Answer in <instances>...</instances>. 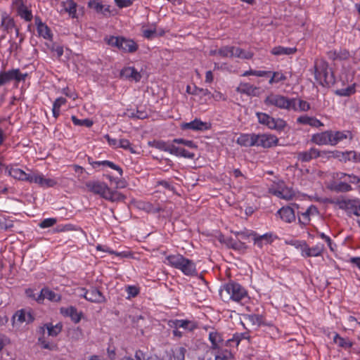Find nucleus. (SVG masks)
Segmentation results:
<instances>
[{
  "mask_svg": "<svg viewBox=\"0 0 360 360\" xmlns=\"http://www.w3.org/2000/svg\"><path fill=\"white\" fill-rule=\"evenodd\" d=\"M83 188L94 194L99 195L105 200L118 201L124 199V196L116 189L109 187L104 181H82Z\"/></svg>",
  "mask_w": 360,
  "mask_h": 360,
  "instance_id": "1",
  "label": "nucleus"
},
{
  "mask_svg": "<svg viewBox=\"0 0 360 360\" xmlns=\"http://www.w3.org/2000/svg\"><path fill=\"white\" fill-rule=\"evenodd\" d=\"M221 300L226 302L233 301L241 302L248 298L247 291L240 284L229 282L225 284L219 290Z\"/></svg>",
  "mask_w": 360,
  "mask_h": 360,
  "instance_id": "2",
  "label": "nucleus"
},
{
  "mask_svg": "<svg viewBox=\"0 0 360 360\" xmlns=\"http://www.w3.org/2000/svg\"><path fill=\"white\" fill-rule=\"evenodd\" d=\"M166 260L169 266L180 270L186 276H195L198 274L195 262L182 255H168Z\"/></svg>",
  "mask_w": 360,
  "mask_h": 360,
  "instance_id": "3",
  "label": "nucleus"
},
{
  "mask_svg": "<svg viewBox=\"0 0 360 360\" xmlns=\"http://www.w3.org/2000/svg\"><path fill=\"white\" fill-rule=\"evenodd\" d=\"M264 103L267 106H274L279 109L297 110L296 98H290L283 95L271 93L265 98Z\"/></svg>",
  "mask_w": 360,
  "mask_h": 360,
  "instance_id": "4",
  "label": "nucleus"
},
{
  "mask_svg": "<svg viewBox=\"0 0 360 360\" xmlns=\"http://www.w3.org/2000/svg\"><path fill=\"white\" fill-rule=\"evenodd\" d=\"M314 77L316 80L322 86L328 85L333 83L334 80L328 63L323 60L315 61Z\"/></svg>",
  "mask_w": 360,
  "mask_h": 360,
  "instance_id": "5",
  "label": "nucleus"
},
{
  "mask_svg": "<svg viewBox=\"0 0 360 360\" xmlns=\"http://www.w3.org/2000/svg\"><path fill=\"white\" fill-rule=\"evenodd\" d=\"M104 41L110 46L117 47L124 52L133 53L137 50L138 46L134 41L124 37L115 36L105 37Z\"/></svg>",
  "mask_w": 360,
  "mask_h": 360,
  "instance_id": "6",
  "label": "nucleus"
},
{
  "mask_svg": "<svg viewBox=\"0 0 360 360\" xmlns=\"http://www.w3.org/2000/svg\"><path fill=\"white\" fill-rule=\"evenodd\" d=\"M257 117L259 124L266 126L270 129L283 131L286 127V122L281 118H274L264 112H257Z\"/></svg>",
  "mask_w": 360,
  "mask_h": 360,
  "instance_id": "7",
  "label": "nucleus"
},
{
  "mask_svg": "<svg viewBox=\"0 0 360 360\" xmlns=\"http://www.w3.org/2000/svg\"><path fill=\"white\" fill-rule=\"evenodd\" d=\"M209 340L211 342V349L215 352H220L223 350H229V343L227 340H225L221 333L217 330L210 331L209 333Z\"/></svg>",
  "mask_w": 360,
  "mask_h": 360,
  "instance_id": "8",
  "label": "nucleus"
},
{
  "mask_svg": "<svg viewBox=\"0 0 360 360\" xmlns=\"http://www.w3.org/2000/svg\"><path fill=\"white\" fill-rule=\"evenodd\" d=\"M273 195L285 200H291L295 195V191L292 186H285L284 181H279L276 186L269 188Z\"/></svg>",
  "mask_w": 360,
  "mask_h": 360,
  "instance_id": "9",
  "label": "nucleus"
},
{
  "mask_svg": "<svg viewBox=\"0 0 360 360\" xmlns=\"http://www.w3.org/2000/svg\"><path fill=\"white\" fill-rule=\"evenodd\" d=\"M27 74H22L19 69H12L8 71L0 72V86H4L10 82L15 80L16 82L25 81Z\"/></svg>",
  "mask_w": 360,
  "mask_h": 360,
  "instance_id": "10",
  "label": "nucleus"
},
{
  "mask_svg": "<svg viewBox=\"0 0 360 360\" xmlns=\"http://www.w3.org/2000/svg\"><path fill=\"white\" fill-rule=\"evenodd\" d=\"M278 139L271 134H256L255 146L269 148L277 146Z\"/></svg>",
  "mask_w": 360,
  "mask_h": 360,
  "instance_id": "11",
  "label": "nucleus"
},
{
  "mask_svg": "<svg viewBox=\"0 0 360 360\" xmlns=\"http://www.w3.org/2000/svg\"><path fill=\"white\" fill-rule=\"evenodd\" d=\"M301 255L304 257H312L321 256L324 250V245L319 243L316 245L310 248L306 242H302L300 244Z\"/></svg>",
  "mask_w": 360,
  "mask_h": 360,
  "instance_id": "12",
  "label": "nucleus"
},
{
  "mask_svg": "<svg viewBox=\"0 0 360 360\" xmlns=\"http://www.w3.org/2000/svg\"><path fill=\"white\" fill-rule=\"evenodd\" d=\"M8 173L12 178L16 180H44L40 175H35L32 173L27 174L17 167H11L8 170Z\"/></svg>",
  "mask_w": 360,
  "mask_h": 360,
  "instance_id": "13",
  "label": "nucleus"
},
{
  "mask_svg": "<svg viewBox=\"0 0 360 360\" xmlns=\"http://www.w3.org/2000/svg\"><path fill=\"white\" fill-rule=\"evenodd\" d=\"M18 15L25 21L30 22L32 20V11L24 4L22 0H15L13 3Z\"/></svg>",
  "mask_w": 360,
  "mask_h": 360,
  "instance_id": "14",
  "label": "nucleus"
},
{
  "mask_svg": "<svg viewBox=\"0 0 360 360\" xmlns=\"http://www.w3.org/2000/svg\"><path fill=\"white\" fill-rule=\"evenodd\" d=\"M358 201L359 200L357 199L342 200H337L333 202L338 205L340 209L345 210L348 216H352L354 214Z\"/></svg>",
  "mask_w": 360,
  "mask_h": 360,
  "instance_id": "15",
  "label": "nucleus"
},
{
  "mask_svg": "<svg viewBox=\"0 0 360 360\" xmlns=\"http://www.w3.org/2000/svg\"><path fill=\"white\" fill-rule=\"evenodd\" d=\"M210 128L207 122L201 121L199 119H195L190 122H185L181 124L182 129H191L193 131H205Z\"/></svg>",
  "mask_w": 360,
  "mask_h": 360,
  "instance_id": "16",
  "label": "nucleus"
},
{
  "mask_svg": "<svg viewBox=\"0 0 360 360\" xmlns=\"http://www.w3.org/2000/svg\"><path fill=\"white\" fill-rule=\"evenodd\" d=\"M254 244L259 248H262L264 245L270 244L274 240V236L271 233H266L263 235H258L256 232L252 233Z\"/></svg>",
  "mask_w": 360,
  "mask_h": 360,
  "instance_id": "17",
  "label": "nucleus"
},
{
  "mask_svg": "<svg viewBox=\"0 0 360 360\" xmlns=\"http://www.w3.org/2000/svg\"><path fill=\"white\" fill-rule=\"evenodd\" d=\"M84 298L91 302L96 303H102L105 301L103 293L96 288L87 290V292H85Z\"/></svg>",
  "mask_w": 360,
  "mask_h": 360,
  "instance_id": "18",
  "label": "nucleus"
},
{
  "mask_svg": "<svg viewBox=\"0 0 360 360\" xmlns=\"http://www.w3.org/2000/svg\"><path fill=\"white\" fill-rule=\"evenodd\" d=\"M62 328L61 323L53 326L51 323H47L39 327V332L44 336L45 329H46L49 336L56 337L61 332Z\"/></svg>",
  "mask_w": 360,
  "mask_h": 360,
  "instance_id": "19",
  "label": "nucleus"
},
{
  "mask_svg": "<svg viewBox=\"0 0 360 360\" xmlns=\"http://www.w3.org/2000/svg\"><path fill=\"white\" fill-rule=\"evenodd\" d=\"M331 146H335L339 142L343 141L344 139H349L352 140L353 139L352 133L349 130L345 131H331Z\"/></svg>",
  "mask_w": 360,
  "mask_h": 360,
  "instance_id": "20",
  "label": "nucleus"
},
{
  "mask_svg": "<svg viewBox=\"0 0 360 360\" xmlns=\"http://www.w3.org/2000/svg\"><path fill=\"white\" fill-rule=\"evenodd\" d=\"M34 317L30 312H26L25 310L21 309L17 311L13 316V324L15 323H22L27 322V323H32L34 321Z\"/></svg>",
  "mask_w": 360,
  "mask_h": 360,
  "instance_id": "21",
  "label": "nucleus"
},
{
  "mask_svg": "<svg viewBox=\"0 0 360 360\" xmlns=\"http://www.w3.org/2000/svg\"><path fill=\"white\" fill-rule=\"evenodd\" d=\"M331 131H325L313 135L311 141L318 145L331 146Z\"/></svg>",
  "mask_w": 360,
  "mask_h": 360,
  "instance_id": "22",
  "label": "nucleus"
},
{
  "mask_svg": "<svg viewBox=\"0 0 360 360\" xmlns=\"http://www.w3.org/2000/svg\"><path fill=\"white\" fill-rule=\"evenodd\" d=\"M238 93L246 94L250 96L259 95V88L249 83H240L236 88Z\"/></svg>",
  "mask_w": 360,
  "mask_h": 360,
  "instance_id": "23",
  "label": "nucleus"
},
{
  "mask_svg": "<svg viewBox=\"0 0 360 360\" xmlns=\"http://www.w3.org/2000/svg\"><path fill=\"white\" fill-rule=\"evenodd\" d=\"M256 134H241L237 139V143L244 147L255 146Z\"/></svg>",
  "mask_w": 360,
  "mask_h": 360,
  "instance_id": "24",
  "label": "nucleus"
},
{
  "mask_svg": "<svg viewBox=\"0 0 360 360\" xmlns=\"http://www.w3.org/2000/svg\"><path fill=\"white\" fill-rule=\"evenodd\" d=\"M334 157L340 158V160H353L355 162H360V153H357L354 150L347 152H338L333 153Z\"/></svg>",
  "mask_w": 360,
  "mask_h": 360,
  "instance_id": "25",
  "label": "nucleus"
},
{
  "mask_svg": "<svg viewBox=\"0 0 360 360\" xmlns=\"http://www.w3.org/2000/svg\"><path fill=\"white\" fill-rule=\"evenodd\" d=\"M327 188L336 193H345L352 190V186L345 181H330Z\"/></svg>",
  "mask_w": 360,
  "mask_h": 360,
  "instance_id": "26",
  "label": "nucleus"
},
{
  "mask_svg": "<svg viewBox=\"0 0 360 360\" xmlns=\"http://www.w3.org/2000/svg\"><path fill=\"white\" fill-rule=\"evenodd\" d=\"M277 214L279 215L283 221L287 223H291L295 219L294 210L289 206L283 207L278 210Z\"/></svg>",
  "mask_w": 360,
  "mask_h": 360,
  "instance_id": "27",
  "label": "nucleus"
},
{
  "mask_svg": "<svg viewBox=\"0 0 360 360\" xmlns=\"http://www.w3.org/2000/svg\"><path fill=\"white\" fill-rule=\"evenodd\" d=\"M45 298L50 301L58 302L60 300V295L49 290V288H42L40 293L37 295L38 302H41Z\"/></svg>",
  "mask_w": 360,
  "mask_h": 360,
  "instance_id": "28",
  "label": "nucleus"
},
{
  "mask_svg": "<svg viewBox=\"0 0 360 360\" xmlns=\"http://www.w3.org/2000/svg\"><path fill=\"white\" fill-rule=\"evenodd\" d=\"M121 76L135 82H139L141 79L140 72L134 67H127L122 69L121 71Z\"/></svg>",
  "mask_w": 360,
  "mask_h": 360,
  "instance_id": "29",
  "label": "nucleus"
},
{
  "mask_svg": "<svg viewBox=\"0 0 360 360\" xmlns=\"http://www.w3.org/2000/svg\"><path fill=\"white\" fill-rule=\"evenodd\" d=\"M171 327L173 328H181L185 330L191 331L197 328V325L195 322L188 320H174L172 321Z\"/></svg>",
  "mask_w": 360,
  "mask_h": 360,
  "instance_id": "30",
  "label": "nucleus"
},
{
  "mask_svg": "<svg viewBox=\"0 0 360 360\" xmlns=\"http://www.w3.org/2000/svg\"><path fill=\"white\" fill-rule=\"evenodd\" d=\"M186 349L183 347H176L168 352L169 360H184Z\"/></svg>",
  "mask_w": 360,
  "mask_h": 360,
  "instance_id": "31",
  "label": "nucleus"
},
{
  "mask_svg": "<svg viewBox=\"0 0 360 360\" xmlns=\"http://www.w3.org/2000/svg\"><path fill=\"white\" fill-rule=\"evenodd\" d=\"M297 122L302 124H307L314 127H319L323 126V123L318 119L309 117L307 115L300 116L297 117Z\"/></svg>",
  "mask_w": 360,
  "mask_h": 360,
  "instance_id": "32",
  "label": "nucleus"
},
{
  "mask_svg": "<svg viewBox=\"0 0 360 360\" xmlns=\"http://www.w3.org/2000/svg\"><path fill=\"white\" fill-rule=\"evenodd\" d=\"M249 333H236L233 335V338L227 340V342L229 343V347H238L239 343L243 340H250Z\"/></svg>",
  "mask_w": 360,
  "mask_h": 360,
  "instance_id": "33",
  "label": "nucleus"
},
{
  "mask_svg": "<svg viewBox=\"0 0 360 360\" xmlns=\"http://www.w3.org/2000/svg\"><path fill=\"white\" fill-rule=\"evenodd\" d=\"M297 51V49L295 47H283L281 46H278L274 47L271 53L274 56H290L294 54Z\"/></svg>",
  "mask_w": 360,
  "mask_h": 360,
  "instance_id": "34",
  "label": "nucleus"
},
{
  "mask_svg": "<svg viewBox=\"0 0 360 360\" xmlns=\"http://www.w3.org/2000/svg\"><path fill=\"white\" fill-rule=\"evenodd\" d=\"M61 312L67 316H70L73 322L79 323L81 320L82 313L78 312L74 307H70L65 309H61Z\"/></svg>",
  "mask_w": 360,
  "mask_h": 360,
  "instance_id": "35",
  "label": "nucleus"
},
{
  "mask_svg": "<svg viewBox=\"0 0 360 360\" xmlns=\"http://www.w3.org/2000/svg\"><path fill=\"white\" fill-rule=\"evenodd\" d=\"M88 161H89V164H91L93 166V167H94V168L96 167L97 166H101V165L108 166L115 170H117L120 176L122 175V168L120 166L114 164L112 162L108 161V160L93 162V161H91V158H88Z\"/></svg>",
  "mask_w": 360,
  "mask_h": 360,
  "instance_id": "36",
  "label": "nucleus"
},
{
  "mask_svg": "<svg viewBox=\"0 0 360 360\" xmlns=\"http://www.w3.org/2000/svg\"><path fill=\"white\" fill-rule=\"evenodd\" d=\"M224 242L229 248L236 250H241L247 248L245 243H243L240 240H236L231 237L224 239Z\"/></svg>",
  "mask_w": 360,
  "mask_h": 360,
  "instance_id": "37",
  "label": "nucleus"
},
{
  "mask_svg": "<svg viewBox=\"0 0 360 360\" xmlns=\"http://www.w3.org/2000/svg\"><path fill=\"white\" fill-rule=\"evenodd\" d=\"M333 342L340 347L345 349H350L353 346V342L349 339H345L336 333L333 337Z\"/></svg>",
  "mask_w": 360,
  "mask_h": 360,
  "instance_id": "38",
  "label": "nucleus"
},
{
  "mask_svg": "<svg viewBox=\"0 0 360 360\" xmlns=\"http://www.w3.org/2000/svg\"><path fill=\"white\" fill-rule=\"evenodd\" d=\"M88 6L95 10L98 13L106 15L110 13L109 6L105 7L103 4L96 0H91L88 3Z\"/></svg>",
  "mask_w": 360,
  "mask_h": 360,
  "instance_id": "39",
  "label": "nucleus"
},
{
  "mask_svg": "<svg viewBox=\"0 0 360 360\" xmlns=\"http://www.w3.org/2000/svg\"><path fill=\"white\" fill-rule=\"evenodd\" d=\"M62 5L65 11L68 13L72 18L76 17L77 4L73 0L63 1Z\"/></svg>",
  "mask_w": 360,
  "mask_h": 360,
  "instance_id": "40",
  "label": "nucleus"
},
{
  "mask_svg": "<svg viewBox=\"0 0 360 360\" xmlns=\"http://www.w3.org/2000/svg\"><path fill=\"white\" fill-rule=\"evenodd\" d=\"M317 213V208L314 205H311L302 214L301 217H299V221L303 224H307L310 221L309 215L316 214Z\"/></svg>",
  "mask_w": 360,
  "mask_h": 360,
  "instance_id": "41",
  "label": "nucleus"
},
{
  "mask_svg": "<svg viewBox=\"0 0 360 360\" xmlns=\"http://www.w3.org/2000/svg\"><path fill=\"white\" fill-rule=\"evenodd\" d=\"M253 56V53L246 51L239 47L233 46V57L243 59H250Z\"/></svg>",
  "mask_w": 360,
  "mask_h": 360,
  "instance_id": "42",
  "label": "nucleus"
},
{
  "mask_svg": "<svg viewBox=\"0 0 360 360\" xmlns=\"http://www.w3.org/2000/svg\"><path fill=\"white\" fill-rule=\"evenodd\" d=\"M37 343L41 346V348L48 349L50 351L58 350V346L53 342H49L45 340L44 336L41 335L38 338Z\"/></svg>",
  "mask_w": 360,
  "mask_h": 360,
  "instance_id": "43",
  "label": "nucleus"
},
{
  "mask_svg": "<svg viewBox=\"0 0 360 360\" xmlns=\"http://www.w3.org/2000/svg\"><path fill=\"white\" fill-rule=\"evenodd\" d=\"M37 30L39 37H41L45 39L52 40L53 34L51 29L46 24L37 27Z\"/></svg>",
  "mask_w": 360,
  "mask_h": 360,
  "instance_id": "44",
  "label": "nucleus"
},
{
  "mask_svg": "<svg viewBox=\"0 0 360 360\" xmlns=\"http://www.w3.org/2000/svg\"><path fill=\"white\" fill-rule=\"evenodd\" d=\"M356 92L355 84H352L346 88L337 89L335 94L340 96H349Z\"/></svg>",
  "mask_w": 360,
  "mask_h": 360,
  "instance_id": "45",
  "label": "nucleus"
},
{
  "mask_svg": "<svg viewBox=\"0 0 360 360\" xmlns=\"http://www.w3.org/2000/svg\"><path fill=\"white\" fill-rule=\"evenodd\" d=\"M214 360H234V357L230 350H223L214 353Z\"/></svg>",
  "mask_w": 360,
  "mask_h": 360,
  "instance_id": "46",
  "label": "nucleus"
},
{
  "mask_svg": "<svg viewBox=\"0 0 360 360\" xmlns=\"http://www.w3.org/2000/svg\"><path fill=\"white\" fill-rule=\"evenodd\" d=\"M1 27L8 32L15 27V22L13 18L8 15L3 16L1 19Z\"/></svg>",
  "mask_w": 360,
  "mask_h": 360,
  "instance_id": "47",
  "label": "nucleus"
},
{
  "mask_svg": "<svg viewBox=\"0 0 360 360\" xmlns=\"http://www.w3.org/2000/svg\"><path fill=\"white\" fill-rule=\"evenodd\" d=\"M172 142H165L163 141H154L152 144L153 147L162 151L169 153Z\"/></svg>",
  "mask_w": 360,
  "mask_h": 360,
  "instance_id": "48",
  "label": "nucleus"
},
{
  "mask_svg": "<svg viewBox=\"0 0 360 360\" xmlns=\"http://www.w3.org/2000/svg\"><path fill=\"white\" fill-rule=\"evenodd\" d=\"M71 119L73 124L77 126H86L87 127H91L93 125V122L89 119L79 120L75 115H72Z\"/></svg>",
  "mask_w": 360,
  "mask_h": 360,
  "instance_id": "49",
  "label": "nucleus"
},
{
  "mask_svg": "<svg viewBox=\"0 0 360 360\" xmlns=\"http://www.w3.org/2000/svg\"><path fill=\"white\" fill-rule=\"evenodd\" d=\"M349 57V52L347 50H340L338 52L334 51L333 53V58L334 60H347Z\"/></svg>",
  "mask_w": 360,
  "mask_h": 360,
  "instance_id": "50",
  "label": "nucleus"
},
{
  "mask_svg": "<svg viewBox=\"0 0 360 360\" xmlns=\"http://www.w3.org/2000/svg\"><path fill=\"white\" fill-rule=\"evenodd\" d=\"M297 111L306 112L310 109L311 106L307 101L297 98Z\"/></svg>",
  "mask_w": 360,
  "mask_h": 360,
  "instance_id": "51",
  "label": "nucleus"
},
{
  "mask_svg": "<svg viewBox=\"0 0 360 360\" xmlns=\"http://www.w3.org/2000/svg\"><path fill=\"white\" fill-rule=\"evenodd\" d=\"M119 148H122L124 150H129L131 153H136V152L131 146V143L127 139H120L119 140Z\"/></svg>",
  "mask_w": 360,
  "mask_h": 360,
  "instance_id": "52",
  "label": "nucleus"
},
{
  "mask_svg": "<svg viewBox=\"0 0 360 360\" xmlns=\"http://www.w3.org/2000/svg\"><path fill=\"white\" fill-rule=\"evenodd\" d=\"M218 53L222 57H233V46H224L219 49Z\"/></svg>",
  "mask_w": 360,
  "mask_h": 360,
  "instance_id": "53",
  "label": "nucleus"
},
{
  "mask_svg": "<svg viewBox=\"0 0 360 360\" xmlns=\"http://www.w3.org/2000/svg\"><path fill=\"white\" fill-rule=\"evenodd\" d=\"M57 222V219L56 218H47L42 220L39 226L41 229H46L49 227H51L55 225Z\"/></svg>",
  "mask_w": 360,
  "mask_h": 360,
  "instance_id": "54",
  "label": "nucleus"
},
{
  "mask_svg": "<svg viewBox=\"0 0 360 360\" xmlns=\"http://www.w3.org/2000/svg\"><path fill=\"white\" fill-rule=\"evenodd\" d=\"M191 94L196 96H210L211 92L207 89H202L197 86H194Z\"/></svg>",
  "mask_w": 360,
  "mask_h": 360,
  "instance_id": "55",
  "label": "nucleus"
},
{
  "mask_svg": "<svg viewBox=\"0 0 360 360\" xmlns=\"http://www.w3.org/2000/svg\"><path fill=\"white\" fill-rule=\"evenodd\" d=\"M76 230L75 226L71 224H68L65 225H58L57 226L54 231L55 232H65V231H74Z\"/></svg>",
  "mask_w": 360,
  "mask_h": 360,
  "instance_id": "56",
  "label": "nucleus"
},
{
  "mask_svg": "<svg viewBox=\"0 0 360 360\" xmlns=\"http://www.w3.org/2000/svg\"><path fill=\"white\" fill-rule=\"evenodd\" d=\"M173 141L171 143L169 153L176 156H181V152H184V148L176 146Z\"/></svg>",
  "mask_w": 360,
  "mask_h": 360,
  "instance_id": "57",
  "label": "nucleus"
},
{
  "mask_svg": "<svg viewBox=\"0 0 360 360\" xmlns=\"http://www.w3.org/2000/svg\"><path fill=\"white\" fill-rule=\"evenodd\" d=\"M173 143L183 144L190 148H195L196 146L192 141L185 140L183 139H175L173 140Z\"/></svg>",
  "mask_w": 360,
  "mask_h": 360,
  "instance_id": "58",
  "label": "nucleus"
},
{
  "mask_svg": "<svg viewBox=\"0 0 360 360\" xmlns=\"http://www.w3.org/2000/svg\"><path fill=\"white\" fill-rule=\"evenodd\" d=\"M142 359H144V353L141 350H138L135 353L134 358H132L130 356H124L121 360H142Z\"/></svg>",
  "mask_w": 360,
  "mask_h": 360,
  "instance_id": "59",
  "label": "nucleus"
},
{
  "mask_svg": "<svg viewBox=\"0 0 360 360\" xmlns=\"http://www.w3.org/2000/svg\"><path fill=\"white\" fill-rule=\"evenodd\" d=\"M49 49L51 51L56 52L57 54V56L58 58H60L63 54V48L61 46L57 45L56 44H53Z\"/></svg>",
  "mask_w": 360,
  "mask_h": 360,
  "instance_id": "60",
  "label": "nucleus"
},
{
  "mask_svg": "<svg viewBox=\"0 0 360 360\" xmlns=\"http://www.w3.org/2000/svg\"><path fill=\"white\" fill-rule=\"evenodd\" d=\"M252 233H255V231H240V232H236V235L239 236L243 240L248 239L249 238H252Z\"/></svg>",
  "mask_w": 360,
  "mask_h": 360,
  "instance_id": "61",
  "label": "nucleus"
},
{
  "mask_svg": "<svg viewBox=\"0 0 360 360\" xmlns=\"http://www.w3.org/2000/svg\"><path fill=\"white\" fill-rule=\"evenodd\" d=\"M126 290L128 293L129 297H136L139 292V288L134 285L127 286Z\"/></svg>",
  "mask_w": 360,
  "mask_h": 360,
  "instance_id": "62",
  "label": "nucleus"
},
{
  "mask_svg": "<svg viewBox=\"0 0 360 360\" xmlns=\"http://www.w3.org/2000/svg\"><path fill=\"white\" fill-rule=\"evenodd\" d=\"M249 319L253 323V324L259 326L263 321V317L259 314H252L249 316Z\"/></svg>",
  "mask_w": 360,
  "mask_h": 360,
  "instance_id": "63",
  "label": "nucleus"
},
{
  "mask_svg": "<svg viewBox=\"0 0 360 360\" xmlns=\"http://www.w3.org/2000/svg\"><path fill=\"white\" fill-rule=\"evenodd\" d=\"M115 1L116 5L120 8L129 7L133 3L132 0H115Z\"/></svg>",
  "mask_w": 360,
  "mask_h": 360,
  "instance_id": "64",
  "label": "nucleus"
}]
</instances>
